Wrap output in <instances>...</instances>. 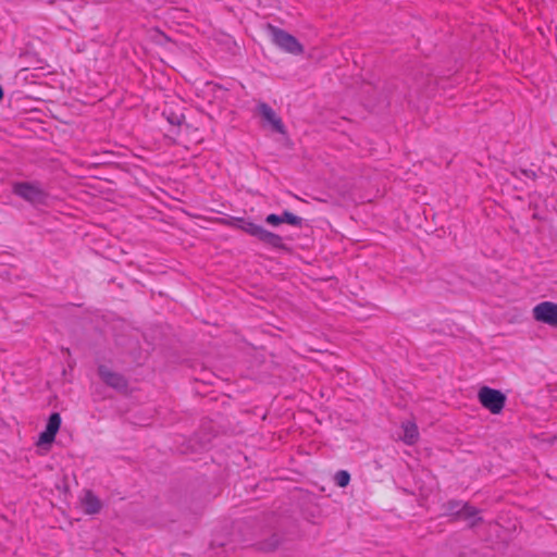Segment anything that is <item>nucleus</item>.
<instances>
[{
  "label": "nucleus",
  "instance_id": "9b49d317",
  "mask_svg": "<svg viewBox=\"0 0 557 557\" xmlns=\"http://www.w3.org/2000/svg\"><path fill=\"white\" fill-rule=\"evenodd\" d=\"M401 429H403L401 438L405 443L412 445L418 441L419 431H418V426L414 422H411V421L404 422L401 425Z\"/></svg>",
  "mask_w": 557,
  "mask_h": 557
},
{
  "label": "nucleus",
  "instance_id": "4468645a",
  "mask_svg": "<svg viewBox=\"0 0 557 557\" xmlns=\"http://www.w3.org/2000/svg\"><path fill=\"white\" fill-rule=\"evenodd\" d=\"M281 220H282V223H287V224L295 225V226L300 225V223H301V219L299 216H297L288 211L283 212Z\"/></svg>",
  "mask_w": 557,
  "mask_h": 557
},
{
  "label": "nucleus",
  "instance_id": "ddd939ff",
  "mask_svg": "<svg viewBox=\"0 0 557 557\" xmlns=\"http://www.w3.org/2000/svg\"><path fill=\"white\" fill-rule=\"evenodd\" d=\"M334 481L339 487H346L350 482V474L345 470L338 471L334 475Z\"/></svg>",
  "mask_w": 557,
  "mask_h": 557
},
{
  "label": "nucleus",
  "instance_id": "0eeeda50",
  "mask_svg": "<svg viewBox=\"0 0 557 557\" xmlns=\"http://www.w3.org/2000/svg\"><path fill=\"white\" fill-rule=\"evenodd\" d=\"M98 375L104 384L120 393H128L131 391L127 380L108 366H99Z\"/></svg>",
  "mask_w": 557,
  "mask_h": 557
},
{
  "label": "nucleus",
  "instance_id": "a211bd4d",
  "mask_svg": "<svg viewBox=\"0 0 557 557\" xmlns=\"http://www.w3.org/2000/svg\"><path fill=\"white\" fill-rule=\"evenodd\" d=\"M3 98V91H2V88L0 87V100Z\"/></svg>",
  "mask_w": 557,
  "mask_h": 557
},
{
  "label": "nucleus",
  "instance_id": "423d86ee",
  "mask_svg": "<svg viewBox=\"0 0 557 557\" xmlns=\"http://www.w3.org/2000/svg\"><path fill=\"white\" fill-rule=\"evenodd\" d=\"M270 30L272 33L274 44L281 49L296 55L304 53V46L292 34L272 26H270Z\"/></svg>",
  "mask_w": 557,
  "mask_h": 557
},
{
  "label": "nucleus",
  "instance_id": "1a4fd4ad",
  "mask_svg": "<svg viewBox=\"0 0 557 557\" xmlns=\"http://www.w3.org/2000/svg\"><path fill=\"white\" fill-rule=\"evenodd\" d=\"M458 520L467 521L470 528H474L483 521L479 509L468 504L462 505V510Z\"/></svg>",
  "mask_w": 557,
  "mask_h": 557
},
{
  "label": "nucleus",
  "instance_id": "39448f33",
  "mask_svg": "<svg viewBox=\"0 0 557 557\" xmlns=\"http://www.w3.org/2000/svg\"><path fill=\"white\" fill-rule=\"evenodd\" d=\"M531 313L536 323L557 330V302L541 301L532 308Z\"/></svg>",
  "mask_w": 557,
  "mask_h": 557
},
{
  "label": "nucleus",
  "instance_id": "2eb2a0df",
  "mask_svg": "<svg viewBox=\"0 0 557 557\" xmlns=\"http://www.w3.org/2000/svg\"><path fill=\"white\" fill-rule=\"evenodd\" d=\"M281 219H282V215L270 214L267 216L265 221H267V223H269L273 226H276L282 223Z\"/></svg>",
  "mask_w": 557,
  "mask_h": 557
},
{
  "label": "nucleus",
  "instance_id": "6e6552de",
  "mask_svg": "<svg viewBox=\"0 0 557 557\" xmlns=\"http://www.w3.org/2000/svg\"><path fill=\"white\" fill-rule=\"evenodd\" d=\"M61 425V418L59 413H52L49 417L46 430L39 435L37 446L48 450L54 441L55 434L58 433Z\"/></svg>",
  "mask_w": 557,
  "mask_h": 557
},
{
  "label": "nucleus",
  "instance_id": "f3484780",
  "mask_svg": "<svg viewBox=\"0 0 557 557\" xmlns=\"http://www.w3.org/2000/svg\"><path fill=\"white\" fill-rule=\"evenodd\" d=\"M277 545H278V540H275L273 544H271L269 547H267V549L273 550L277 547Z\"/></svg>",
  "mask_w": 557,
  "mask_h": 557
},
{
  "label": "nucleus",
  "instance_id": "dca6fc26",
  "mask_svg": "<svg viewBox=\"0 0 557 557\" xmlns=\"http://www.w3.org/2000/svg\"><path fill=\"white\" fill-rule=\"evenodd\" d=\"M168 121L172 124L180 125L183 121V115H171Z\"/></svg>",
  "mask_w": 557,
  "mask_h": 557
},
{
  "label": "nucleus",
  "instance_id": "7ed1b4c3",
  "mask_svg": "<svg viewBox=\"0 0 557 557\" xmlns=\"http://www.w3.org/2000/svg\"><path fill=\"white\" fill-rule=\"evenodd\" d=\"M256 116L263 129L272 134H278L282 136L287 135V129L283 119L271 106L263 102L259 103L256 108Z\"/></svg>",
  "mask_w": 557,
  "mask_h": 557
},
{
  "label": "nucleus",
  "instance_id": "9d476101",
  "mask_svg": "<svg viewBox=\"0 0 557 557\" xmlns=\"http://www.w3.org/2000/svg\"><path fill=\"white\" fill-rule=\"evenodd\" d=\"M81 506L87 515H94L100 511L102 504L100 499L90 492H86L81 499Z\"/></svg>",
  "mask_w": 557,
  "mask_h": 557
},
{
  "label": "nucleus",
  "instance_id": "f03ea898",
  "mask_svg": "<svg viewBox=\"0 0 557 557\" xmlns=\"http://www.w3.org/2000/svg\"><path fill=\"white\" fill-rule=\"evenodd\" d=\"M12 189L15 195L35 207L49 205V193L38 183H14Z\"/></svg>",
  "mask_w": 557,
  "mask_h": 557
},
{
  "label": "nucleus",
  "instance_id": "f8f14e48",
  "mask_svg": "<svg viewBox=\"0 0 557 557\" xmlns=\"http://www.w3.org/2000/svg\"><path fill=\"white\" fill-rule=\"evenodd\" d=\"M462 505L456 500H449L443 505L444 515L450 517L453 521H457L460 517Z\"/></svg>",
  "mask_w": 557,
  "mask_h": 557
},
{
  "label": "nucleus",
  "instance_id": "20e7f679",
  "mask_svg": "<svg viewBox=\"0 0 557 557\" xmlns=\"http://www.w3.org/2000/svg\"><path fill=\"white\" fill-rule=\"evenodd\" d=\"M476 398L479 404L493 416H498L503 412L507 400L506 395L502 391L486 385L479 387Z\"/></svg>",
  "mask_w": 557,
  "mask_h": 557
},
{
  "label": "nucleus",
  "instance_id": "f257e3e1",
  "mask_svg": "<svg viewBox=\"0 0 557 557\" xmlns=\"http://www.w3.org/2000/svg\"><path fill=\"white\" fill-rule=\"evenodd\" d=\"M214 222H218V223H221L224 225H230V226H238L244 232L257 237L259 240H261L274 248L286 249L281 236L276 235L272 232H269L252 222H245L239 218H232L230 220L215 219Z\"/></svg>",
  "mask_w": 557,
  "mask_h": 557
}]
</instances>
